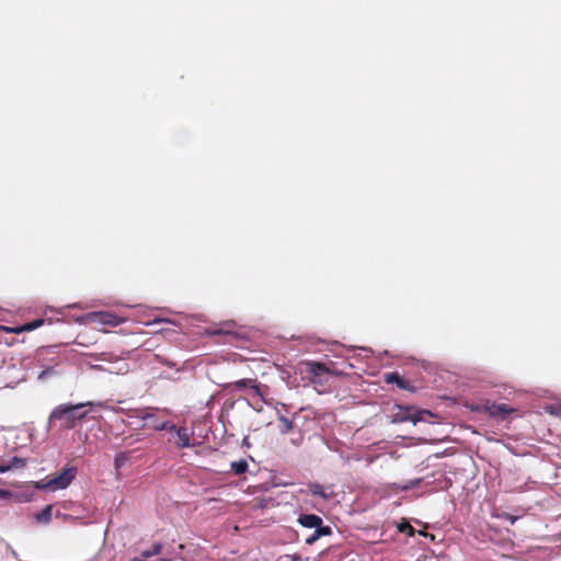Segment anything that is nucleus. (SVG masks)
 Wrapping results in <instances>:
<instances>
[{
	"mask_svg": "<svg viewBox=\"0 0 561 561\" xmlns=\"http://www.w3.org/2000/svg\"><path fill=\"white\" fill-rule=\"evenodd\" d=\"M93 402H81L77 404L62 403L57 405L49 414L47 420L48 428L58 426L61 430H72L78 423L83 421L89 411L84 410L85 407H92Z\"/></svg>",
	"mask_w": 561,
	"mask_h": 561,
	"instance_id": "f257e3e1",
	"label": "nucleus"
},
{
	"mask_svg": "<svg viewBox=\"0 0 561 561\" xmlns=\"http://www.w3.org/2000/svg\"><path fill=\"white\" fill-rule=\"evenodd\" d=\"M298 523L306 528H314V531L306 538L307 545H313L322 536H330L332 528L328 525H322V518L316 514H301Z\"/></svg>",
	"mask_w": 561,
	"mask_h": 561,
	"instance_id": "f03ea898",
	"label": "nucleus"
},
{
	"mask_svg": "<svg viewBox=\"0 0 561 561\" xmlns=\"http://www.w3.org/2000/svg\"><path fill=\"white\" fill-rule=\"evenodd\" d=\"M77 474L76 467H66L59 473L47 481L36 483L37 489H48L51 491L64 490L70 485Z\"/></svg>",
	"mask_w": 561,
	"mask_h": 561,
	"instance_id": "7ed1b4c3",
	"label": "nucleus"
},
{
	"mask_svg": "<svg viewBox=\"0 0 561 561\" xmlns=\"http://www.w3.org/2000/svg\"><path fill=\"white\" fill-rule=\"evenodd\" d=\"M81 323H94L102 327H117L125 322V318L110 311H94L84 314L80 320Z\"/></svg>",
	"mask_w": 561,
	"mask_h": 561,
	"instance_id": "20e7f679",
	"label": "nucleus"
},
{
	"mask_svg": "<svg viewBox=\"0 0 561 561\" xmlns=\"http://www.w3.org/2000/svg\"><path fill=\"white\" fill-rule=\"evenodd\" d=\"M424 413H428L427 411H414L413 407H404V405H394L392 422L393 423H403V422H412L416 424L422 421V415Z\"/></svg>",
	"mask_w": 561,
	"mask_h": 561,
	"instance_id": "39448f33",
	"label": "nucleus"
},
{
	"mask_svg": "<svg viewBox=\"0 0 561 561\" xmlns=\"http://www.w3.org/2000/svg\"><path fill=\"white\" fill-rule=\"evenodd\" d=\"M157 409L148 408L146 413L141 416V420L145 422V426L154 430V431H169L172 432L174 428V424L169 421H161L157 414L154 413Z\"/></svg>",
	"mask_w": 561,
	"mask_h": 561,
	"instance_id": "423d86ee",
	"label": "nucleus"
},
{
	"mask_svg": "<svg viewBox=\"0 0 561 561\" xmlns=\"http://www.w3.org/2000/svg\"><path fill=\"white\" fill-rule=\"evenodd\" d=\"M171 433L175 434L174 445L178 448L182 449L194 446L192 443L193 432H190L187 427L174 425Z\"/></svg>",
	"mask_w": 561,
	"mask_h": 561,
	"instance_id": "0eeeda50",
	"label": "nucleus"
},
{
	"mask_svg": "<svg viewBox=\"0 0 561 561\" xmlns=\"http://www.w3.org/2000/svg\"><path fill=\"white\" fill-rule=\"evenodd\" d=\"M383 380L387 383H396L400 389L408 390L411 392L415 391V387L411 382L400 376L397 371L387 373L383 375Z\"/></svg>",
	"mask_w": 561,
	"mask_h": 561,
	"instance_id": "6e6552de",
	"label": "nucleus"
},
{
	"mask_svg": "<svg viewBox=\"0 0 561 561\" xmlns=\"http://www.w3.org/2000/svg\"><path fill=\"white\" fill-rule=\"evenodd\" d=\"M236 323L233 321L225 322L219 328L206 329L205 333L211 335H224L226 337L232 336L234 332Z\"/></svg>",
	"mask_w": 561,
	"mask_h": 561,
	"instance_id": "1a4fd4ad",
	"label": "nucleus"
},
{
	"mask_svg": "<svg viewBox=\"0 0 561 561\" xmlns=\"http://www.w3.org/2000/svg\"><path fill=\"white\" fill-rule=\"evenodd\" d=\"M486 411H488V413L491 416H502V417H504L507 414H510L513 410L510 409L504 403H501V404L493 403V404L486 407Z\"/></svg>",
	"mask_w": 561,
	"mask_h": 561,
	"instance_id": "9d476101",
	"label": "nucleus"
},
{
	"mask_svg": "<svg viewBox=\"0 0 561 561\" xmlns=\"http://www.w3.org/2000/svg\"><path fill=\"white\" fill-rule=\"evenodd\" d=\"M43 323H44V320L39 319V320H34V321L27 322L21 327L5 329V330L9 332H14V333L28 332V331H33V330L39 328Z\"/></svg>",
	"mask_w": 561,
	"mask_h": 561,
	"instance_id": "9b49d317",
	"label": "nucleus"
},
{
	"mask_svg": "<svg viewBox=\"0 0 561 561\" xmlns=\"http://www.w3.org/2000/svg\"><path fill=\"white\" fill-rule=\"evenodd\" d=\"M53 505H46L41 512L35 514V519L39 524H48L51 519Z\"/></svg>",
	"mask_w": 561,
	"mask_h": 561,
	"instance_id": "f8f14e48",
	"label": "nucleus"
},
{
	"mask_svg": "<svg viewBox=\"0 0 561 561\" xmlns=\"http://www.w3.org/2000/svg\"><path fill=\"white\" fill-rule=\"evenodd\" d=\"M233 386L237 389L252 388V389H255L256 393H260L259 392V386L256 385V380L255 379H251V378L240 379V380H237L233 383Z\"/></svg>",
	"mask_w": 561,
	"mask_h": 561,
	"instance_id": "ddd939ff",
	"label": "nucleus"
},
{
	"mask_svg": "<svg viewBox=\"0 0 561 561\" xmlns=\"http://www.w3.org/2000/svg\"><path fill=\"white\" fill-rule=\"evenodd\" d=\"M162 548H163L162 543L156 542V543L152 545V547L150 549L144 550L141 552V557L140 558L146 560V559H149L151 557L158 556V554L161 553Z\"/></svg>",
	"mask_w": 561,
	"mask_h": 561,
	"instance_id": "4468645a",
	"label": "nucleus"
},
{
	"mask_svg": "<svg viewBox=\"0 0 561 561\" xmlns=\"http://www.w3.org/2000/svg\"><path fill=\"white\" fill-rule=\"evenodd\" d=\"M230 467L236 474H242L248 470L249 465L247 460L241 459L239 461H232Z\"/></svg>",
	"mask_w": 561,
	"mask_h": 561,
	"instance_id": "2eb2a0df",
	"label": "nucleus"
},
{
	"mask_svg": "<svg viewBox=\"0 0 561 561\" xmlns=\"http://www.w3.org/2000/svg\"><path fill=\"white\" fill-rule=\"evenodd\" d=\"M309 490L312 495L320 496L324 500H327L329 497V495L325 493L323 486L319 483H311L309 485Z\"/></svg>",
	"mask_w": 561,
	"mask_h": 561,
	"instance_id": "dca6fc26",
	"label": "nucleus"
},
{
	"mask_svg": "<svg viewBox=\"0 0 561 561\" xmlns=\"http://www.w3.org/2000/svg\"><path fill=\"white\" fill-rule=\"evenodd\" d=\"M279 422L283 424V426L280 427V433L282 434H288L289 432H291L294 430V422L291 420H288L287 417L280 415L278 417Z\"/></svg>",
	"mask_w": 561,
	"mask_h": 561,
	"instance_id": "f3484780",
	"label": "nucleus"
},
{
	"mask_svg": "<svg viewBox=\"0 0 561 561\" xmlns=\"http://www.w3.org/2000/svg\"><path fill=\"white\" fill-rule=\"evenodd\" d=\"M398 530L407 534L409 537H413L415 534V529L408 522L400 523L398 525Z\"/></svg>",
	"mask_w": 561,
	"mask_h": 561,
	"instance_id": "a211bd4d",
	"label": "nucleus"
},
{
	"mask_svg": "<svg viewBox=\"0 0 561 561\" xmlns=\"http://www.w3.org/2000/svg\"><path fill=\"white\" fill-rule=\"evenodd\" d=\"M25 465V460L19 457H13L9 463L12 468H23Z\"/></svg>",
	"mask_w": 561,
	"mask_h": 561,
	"instance_id": "6ab92c4d",
	"label": "nucleus"
},
{
	"mask_svg": "<svg viewBox=\"0 0 561 561\" xmlns=\"http://www.w3.org/2000/svg\"><path fill=\"white\" fill-rule=\"evenodd\" d=\"M127 459V455L125 453H119L115 456V465L118 468L125 460Z\"/></svg>",
	"mask_w": 561,
	"mask_h": 561,
	"instance_id": "aec40b11",
	"label": "nucleus"
},
{
	"mask_svg": "<svg viewBox=\"0 0 561 561\" xmlns=\"http://www.w3.org/2000/svg\"><path fill=\"white\" fill-rule=\"evenodd\" d=\"M548 412L550 414L561 416V405L560 407H550V408H548Z\"/></svg>",
	"mask_w": 561,
	"mask_h": 561,
	"instance_id": "412c9836",
	"label": "nucleus"
},
{
	"mask_svg": "<svg viewBox=\"0 0 561 561\" xmlns=\"http://www.w3.org/2000/svg\"><path fill=\"white\" fill-rule=\"evenodd\" d=\"M113 358H114V357H113V355H112V354H108V353H102V354H101V359H102V360H108V362H111Z\"/></svg>",
	"mask_w": 561,
	"mask_h": 561,
	"instance_id": "4be33fe9",
	"label": "nucleus"
},
{
	"mask_svg": "<svg viewBox=\"0 0 561 561\" xmlns=\"http://www.w3.org/2000/svg\"><path fill=\"white\" fill-rule=\"evenodd\" d=\"M12 469V466H4V465H0V472H7L8 470Z\"/></svg>",
	"mask_w": 561,
	"mask_h": 561,
	"instance_id": "5701e85b",
	"label": "nucleus"
},
{
	"mask_svg": "<svg viewBox=\"0 0 561 561\" xmlns=\"http://www.w3.org/2000/svg\"><path fill=\"white\" fill-rule=\"evenodd\" d=\"M314 366H316V368H317V369H319V370H323V371H324V370H327V368H325V365H324V364L317 363V364H314Z\"/></svg>",
	"mask_w": 561,
	"mask_h": 561,
	"instance_id": "b1692460",
	"label": "nucleus"
},
{
	"mask_svg": "<svg viewBox=\"0 0 561 561\" xmlns=\"http://www.w3.org/2000/svg\"><path fill=\"white\" fill-rule=\"evenodd\" d=\"M505 519H508L513 524L516 520V517L511 516V515H506Z\"/></svg>",
	"mask_w": 561,
	"mask_h": 561,
	"instance_id": "393cba45",
	"label": "nucleus"
},
{
	"mask_svg": "<svg viewBox=\"0 0 561 561\" xmlns=\"http://www.w3.org/2000/svg\"><path fill=\"white\" fill-rule=\"evenodd\" d=\"M130 561H147V560H144V559H141V558H137V557H136V558H133Z\"/></svg>",
	"mask_w": 561,
	"mask_h": 561,
	"instance_id": "a878e982",
	"label": "nucleus"
},
{
	"mask_svg": "<svg viewBox=\"0 0 561 561\" xmlns=\"http://www.w3.org/2000/svg\"><path fill=\"white\" fill-rule=\"evenodd\" d=\"M420 535L428 536V534H427V533H425L424 530H421V531H420Z\"/></svg>",
	"mask_w": 561,
	"mask_h": 561,
	"instance_id": "bb28decb",
	"label": "nucleus"
},
{
	"mask_svg": "<svg viewBox=\"0 0 561 561\" xmlns=\"http://www.w3.org/2000/svg\"><path fill=\"white\" fill-rule=\"evenodd\" d=\"M159 561H172L171 559H160Z\"/></svg>",
	"mask_w": 561,
	"mask_h": 561,
	"instance_id": "cd10ccee",
	"label": "nucleus"
}]
</instances>
